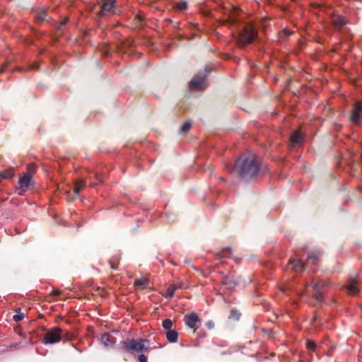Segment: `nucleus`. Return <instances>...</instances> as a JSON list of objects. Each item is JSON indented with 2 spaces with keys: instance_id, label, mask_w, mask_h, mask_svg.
<instances>
[{
  "instance_id": "nucleus-11",
  "label": "nucleus",
  "mask_w": 362,
  "mask_h": 362,
  "mask_svg": "<svg viewBox=\"0 0 362 362\" xmlns=\"http://www.w3.org/2000/svg\"><path fill=\"white\" fill-rule=\"evenodd\" d=\"M115 0H103L101 5V14H106L107 13H115Z\"/></svg>"
},
{
  "instance_id": "nucleus-2",
  "label": "nucleus",
  "mask_w": 362,
  "mask_h": 362,
  "mask_svg": "<svg viewBox=\"0 0 362 362\" xmlns=\"http://www.w3.org/2000/svg\"><path fill=\"white\" fill-rule=\"evenodd\" d=\"M319 255L316 252H311L308 255L305 264H303L299 259H290L289 264L291 266L292 269L296 272H301L304 269L305 267L311 266L310 269L313 272L315 271V267L318 264Z\"/></svg>"
},
{
  "instance_id": "nucleus-4",
  "label": "nucleus",
  "mask_w": 362,
  "mask_h": 362,
  "mask_svg": "<svg viewBox=\"0 0 362 362\" xmlns=\"http://www.w3.org/2000/svg\"><path fill=\"white\" fill-rule=\"evenodd\" d=\"M257 30L251 25H248L239 33L238 42L242 45L250 44L257 36Z\"/></svg>"
},
{
  "instance_id": "nucleus-14",
  "label": "nucleus",
  "mask_w": 362,
  "mask_h": 362,
  "mask_svg": "<svg viewBox=\"0 0 362 362\" xmlns=\"http://www.w3.org/2000/svg\"><path fill=\"white\" fill-rule=\"evenodd\" d=\"M182 284H172V285L169 286L166 291L165 297L169 298H173L175 291H177V289L182 288Z\"/></svg>"
},
{
  "instance_id": "nucleus-23",
  "label": "nucleus",
  "mask_w": 362,
  "mask_h": 362,
  "mask_svg": "<svg viewBox=\"0 0 362 362\" xmlns=\"http://www.w3.org/2000/svg\"><path fill=\"white\" fill-rule=\"evenodd\" d=\"M47 13L46 11H42L38 12V13L36 16V18L38 19V21H44L47 20Z\"/></svg>"
},
{
  "instance_id": "nucleus-18",
  "label": "nucleus",
  "mask_w": 362,
  "mask_h": 362,
  "mask_svg": "<svg viewBox=\"0 0 362 362\" xmlns=\"http://www.w3.org/2000/svg\"><path fill=\"white\" fill-rule=\"evenodd\" d=\"M86 182L82 180L76 181L74 185V192L78 194L79 192L85 187Z\"/></svg>"
},
{
  "instance_id": "nucleus-19",
  "label": "nucleus",
  "mask_w": 362,
  "mask_h": 362,
  "mask_svg": "<svg viewBox=\"0 0 362 362\" xmlns=\"http://www.w3.org/2000/svg\"><path fill=\"white\" fill-rule=\"evenodd\" d=\"M134 284L136 286H144L148 284V280L146 278L136 279Z\"/></svg>"
},
{
  "instance_id": "nucleus-3",
  "label": "nucleus",
  "mask_w": 362,
  "mask_h": 362,
  "mask_svg": "<svg viewBox=\"0 0 362 362\" xmlns=\"http://www.w3.org/2000/svg\"><path fill=\"white\" fill-rule=\"evenodd\" d=\"M148 342L146 339H127L122 342L124 349L127 351H134L137 353L148 351L146 344Z\"/></svg>"
},
{
  "instance_id": "nucleus-26",
  "label": "nucleus",
  "mask_w": 362,
  "mask_h": 362,
  "mask_svg": "<svg viewBox=\"0 0 362 362\" xmlns=\"http://www.w3.org/2000/svg\"><path fill=\"white\" fill-rule=\"evenodd\" d=\"M316 347V344L313 341L307 340L306 348L311 351H314Z\"/></svg>"
},
{
  "instance_id": "nucleus-20",
  "label": "nucleus",
  "mask_w": 362,
  "mask_h": 362,
  "mask_svg": "<svg viewBox=\"0 0 362 362\" xmlns=\"http://www.w3.org/2000/svg\"><path fill=\"white\" fill-rule=\"evenodd\" d=\"M163 327L166 330L172 329L173 321L170 319H165L162 322Z\"/></svg>"
},
{
  "instance_id": "nucleus-1",
  "label": "nucleus",
  "mask_w": 362,
  "mask_h": 362,
  "mask_svg": "<svg viewBox=\"0 0 362 362\" xmlns=\"http://www.w3.org/2000/svg\"><path fill=\"white\" fill-rule=\"evenodd\" d=\"M259 170V163L253 153L240 156L235 161L234 166L228 169L230 173L235 171L239 177L243 180L256 177Z\"/></svg>"
},
{
  "instance_id": "nucleus-30",
  "label": "nucleus",
  "mask_w": 362,
  "mask_h": 362,
  "mask_svg": "<svg viewBox=\"0 0 362 362\" xmlns=\"http://www.w3.org/2000/svg\"><path fill=\"white\" fill-rule=\"evenodd\" d=\"M206 326L209 328V329H213L214 327V324L212 321H208L206 322Z\"/></svg>"
},
{
  "instance_id": "nucleus-16",
  "label": "nucleus",
  "mask_w": 362,
  "mask_h": 362,
  "mask_svg": "<svg viewBox=\"0 0 362 362\" xmlns=\"http://www.w3.org/2000/svg\"><path fill=\"white\" fill-rule=\"evenodd\" d=\"M166 339L170 343H175L178 339V333L174 329L168 330L166 332Z\"/></svg>"
},
{
  "instance_id": "nucleus-8",
  "label": "nucleus",
  "mask_w": 362,
  "mask_h": 362,
  "mask_svg": "<svg viewBox=\"0 0 362 362\" xmlns=\"http://www.w3.org/2000/svg\"><path fill=\"white\" fill-rule=\"evenodd\" d=\"M310 286L316 291L314 294L315 300L317 302H322V294L320 290L327 286V284L322 280L313 279V283Z\"/></svg>"
},
{
  "instance_id": "nucleus-21",
  "label": "nucleus",
  "mask_w": 362,
  "mask_h": 362,
  "mask_svg": "<svg viewBox=\"0 0 362 362\" xmlns=\"http://www.w3.org/2000/svg\"><path fill=\"white\" fill-rule=\"evenodd\" d=\"M16 314L13 315V318L15 322H19L24 318V314L21 312V309L16 310Z\"/></svg>"
},
{
  "instance_id": "nucleus-10",
  "label": "nucleus",
  "mask_w": 362,
  "mask_h": 362,
  "mask_svg": "<svg viewBox=\"0 0 362 362\" xmlns=\"http://www.w3.org/2000/svg\"><path fill=\"white\" fill-rule=\"evenodd\" d=\"M189 87L192 89H205L206 87V76H197L194 77L189 82Z\"/></svg>"
},
{
  "instance_id": "nucleus-35",
  "label": "nucleus",
  "mask_w": 362,
  "mask_h": 362,
  "mask_svg": "<svg viewBox=\"0 0 362 362\" xmlns=\"http://www.w3.org/2000/svg\"><path fill=\"white\" fill-rule=\"evenodd\" d=\"M167 216L169 218V220L172 221H174V219L173 218H171L170 217V215L168 214H166Z\"/></svg>"
},
{
  "instance_id": "nucleus-13",
  "label": "nucleus",
  "mask_w": 362,
  "mask_h": 362,
  "mask_svg": "<svg viewBox=\"0 0 362 362\" xmlns=\"http://www.w3.org/2000/svg\"><path fill=\"white\" fill-rule=\"evenodd\" d=\"M100 341L105 347H112L115 343V338L109 333H104L100 336Z\"/></svg>"
},
{
  "instance_id": "nucleus-27",
  "label": "nucleus",
  "mask_w": 362,
  "mask_h": 362,
  "mask_svg": "<svg viewBox=\"0 0 362 362\" xmlns=\"http://www.w3.org/2000/svg\"><path fill=\"white\" fill-rule=\"evenodd\" d=\"M35 166L34 165H28L27 168V173H30L31 175L35 173Z\"/></svg>"
},
{
  "instance_id": "nucleus-22",
  "label": "nucleus",
  "mask_w": 362,
  "mask_h": 362,
  "mask_svg": "<svg viewBox=\"0 0 362 362\" xmlns=\"http://www.w3.org/2000/svg\"><path fill=\"white\" fill-rule=\"evenodd\" d=\"M175 7L179 11H185L187 8V3L185 1L177 2L175 4Z\"/></svg>"
},
{
  "instance_id": "nucleus-6",
  "label": "nucleus",
  "mask_w": 362,
  "mask_h": 362,
  "mask_svg": "<svg viewBox=\"0 0 362 362\" xmlns=\"http://www.w3.org/2000/svg\"><path fill=\"white\" fill-rule=\"evenodd\" d=\"M32 175L30 173H25L18 180V187L16 189L18 191V194L23 195L25 192L29 190L30 187L33 185Z\"/></svg>"
},
{
  "instance_id": "nucleus-15",
  "label": "nucleus",
  "mask_w": 362,
  "mask_h": 362,
  "mask_svg": "<svg viewBox=\"0 0 362 362\" xmlns=\"http://www.w3.org/2000/svg\"><path fill=\"white\" fill-rule=\"evenodd\" d=\"M290 141H291L293 145L300 144L303 143V136H301V134H300V132H298V131H296V132H294L291 135V137H290Z\"/></svg>"
},
{
  "instance_id": "nucleus-5",
  "label": "nucleus",
  "mask_w": 362,
  "mask_h": 362,
  "mask_svg": "<svg viewBox=\"0 0 362 362\" xmlns=\"http://www.w3.org/2000/svg\"><path fill=\"white\" fill-rule=\"evenodd\" d=\"M62 334L63 330L61 328L57 327L51 328L45 333L42 339V342L45 344L58 343L61 341Z\"/></svg>"
},
{
  "instance_id": "nucleus-31",
  "label": "nucleus",
  "mask_w": 362,
  "mask_h": 362,
  "mask_svg": "<svg viewBox=\"0 0 362 362\" xmlns=\"http://www.w3.org/2000/svg\"><path fill=\"white\" fill-rule=\"evenodd\" d=\"M283 33L285 36L288 37L291 35V32L288 29H284Z\"/></svg>"
},
{
  "instance_id": "nucleus-24",
  "label": "nucleus",
  "mask_w": 362,
  "mask_h": 362,
  "mask_svg": "<svg viewBox=\"0 0 362 362\" xmlns=\"http://www.w3.org/2000/svg\"><path fill=\"white\" fill-rule=\"evenodd\" d=\"M109 263L110 264L111 269H117V264L119 263V259L117 257H112L109 260Z\"/></svg>"
},
{
  "instance_id": "nucleus-29",
  "label": "nucleus",
  "mask_w": 362,
  "mask_h": 362,
  "mask_svg": "<svg viewBox=\"0 0 362 362\" xmlns=\"http://www.w3.org/2000/svg\"><path fill=\"white\" fill-rule=\"evenodd\" d=\"M139 362H147V358L144 354H140L138 356Z\"/></svg>"
},
{
  "instance_id": "nucleus-17",
  "label": "nucleus",
  "mask_w": 362,
  "mask_h": 362,
  "mask_svg": "<svg viewBox=\"0 0 362 362\" xmlns=\"http://www.w3.org/2000/svg\"><path fill=\"white\" fill-rule=\"evenodd\" d=\"M15 175L14 168H8L4 170L0 171V176L3 179H11Z\"/></svg>"
},
{
  "instance_id": "nucleus-33",
  "label": "nucleus",
  "mask_w": 362,
  "mask_h": 362,
  "mask_svg": "<svg viewBox=\"0 0 362 362\" xmlns=\"http://www.w3.org/2000/svg\"><path fill=\"white\" fill-rule=\"evenodd\" d=\"M95 178L98 182H103V177L100 175H95Z\"/></svg>"
},
{
  "instance_id": "nucleus-32",
  "label": "nucleus",
  "mask_w": 362,
  "mask_h": 362,
  "mask_svg": "<svg viewBox=\"0 0 362 362\" xmlns=\"http://www.w3.org/2000/svg\"><path fill=\"white\" fill-rule=\"evenodd\" d=\"M335 23L337 25H338L339 27H341L345 24L343 20H339V21L336 22Z\"/></svg>"
},
{
  "instance_id": "nucleus-34",
  "label": "nucleus",
  "mask_w": 362,
  "mask_h": 362,
  "mask_svg": "<svg viewBox=\"0 0 362 362\" xmlns=\"http://www.w3.org/2000/svg\"><path fill=\"white\" fill-rule=\"evenodd\" d=\"M31 69H38V66L37 64H34L31 66Z\"/></svg>"
},
{
  "instance_id": "nucleus-25",
  "label": "nucleus",
  "mask_w": 362,
  "mask_h": 362,
  "mask_svg": "<svg viewBox=\"0 0 362 362\" xmlns=\"http://www.w3.org/2000/svg\"><path fill=\"white\" fill-rule=\"evenodd\" d=\"M192 124L190 122H185L182 127H180V132L185 133L189 130L191 128Z\"/></svg>"
},
{
  "instance_id": "nucleus-36",
  "label": "nucleus",
  "mask_w": 362,
  "mask_h": 362,
  "mask_svg": "<svg viewBox=\"0 0 362 362\" xmlns=\"http://www.w3.org/2000/svg\"><path fill=\"white\" fill-rule=\"evenodd\" d=\"M231 313L235 314V315L237 314V315H239V314H238L237 312L233 310H231Z\"/></svg>"
},
{
  "instance_id": "nucleus-9",
  "label": "nucleus",
  "mask_w": 362,
  "mask_h": 362,
  "mask_svg": "<svg viewBox=\"0 0 362 362\" xmlns=\"http://www.w3.org/2000/svg\"><path fill=\"white\" fill-rule=\"evenodd\" d=\"M362 115V101H357L354 104V109L351 111L350 120L353 124H357Z\"/></svg>"
},
{
  "instance_id": "nucleus-7",
  "label": "nucleus",
  "mask_w": 362,
  "mask_h": 362,
  "mask_svg": "<svg viewBox=\"0 0 362 362\" xmlns=\"http://www.w3.org/2000/svg\"><path fill=\"white\" fill-rule=\"evenodd\" d=\"M184 322L188 327L195 332L201 322V319L195 313H190L184 316Z\"/></svg>"
},
{
  "instance_id": "nucleus-28",
  "label": "nucleus",
  "mask_w": 362,
  "mask_h": 362,
  "mask_svg": "<svg viewBox=\"0 0 362 362\" xmlns=\"http://www.w3.org/2000/svg\"><path fill=\"white\" fill-rule=\"evenodd\" d=\"M230 253H231V249L230 247L226 248L223 251L222 257H230Z\"/></svg>"
},
{
  "instance_id": "nucleus-12",
  "label": "nucleus",
  "mask_w": 362,
  "mask_h": 362,
  "mask_svg": "<svg viewBox=\"0 0 362 362\" xmlns=\"http://www.w3.org/2000/svg\"><path fill=\"white\" fill-rule=\"evenodd\" d=\"M358 280L356 277L351 278L348 285L345 286L344 288L347 290L349 294L356 295L359 290L357 288Z\"/></svg>"
}]
</instances>
